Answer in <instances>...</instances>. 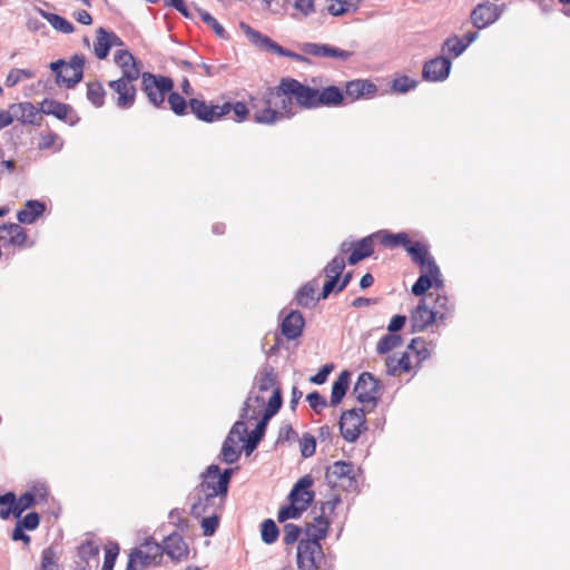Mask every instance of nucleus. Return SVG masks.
Listing matches in <instances>:
<instances>
[{"mask_svg": "<svg viewBox=\"0 0 570 570\" xmlns=\"http://www.w3.org/2000/svg\"><path fill=\"white\" fill-rule=\"evenodd\" d=\"M288 78H283L275 88H268L263 95L264 108L254 112V121L263 125H274L288 119L296 114L294 96L288 92Z\"/></svg>", "mask_w": 570, "mask_h": 570, "instance_id": "f257e3e1", "label": "nucleus"}, {"mask_svg": "<svg viewBox=\"0 0 570 570\" xmlns=\"http://www.w3.org/2000/svg\"><path fill=\"white\" fill-rule=\"evenodd\" d=\"M85 58L75 55L67 63L63 60H57L50 63V69L56 73V82L72 88L81 81L83 76Z\"/></svg>", "mask_w": 570, "mask_h": 570, "instance_id": "f03ea898", "label": "nucleus"}, {"mask_svg": "<svg viewBox=\"0 0 570 570\" xmlns=\"http://www.w3.org/2000/svg\"><path fill=\"white\" fill-rule=\"evenodd\" d=\"M142 91L149 102L155 107H161L166 96L173 90L174 81L169 77L156 76L150 72L141 75Z\"/></svg>", "mask_w": 570, "mask_h": 570, "instance_id": "7ed1b4c3", "label": "nucleus"}, {"mask_svg": "<svg viewBox=\"0 0 570 570\" xmlns=\"http://www.w3.org/2000/svg\"><path fill=\"white\" fill-rule=\"evenodd\" d=\"M161 557V546L151 539L146 540L141 548L130 552L126 570H145L150 566H157Z\"/></svg>", "mask_w": 570, "mask_h": 570, "instance_id": "20e7f679", "label": "nucleus"}, {"mask_svg": "<svg viewBox=\"0 0 570 570\" xmlns=\"http://www.w3.org/2000/svg\"><path fill=\"white\" fill-rule=\"evenodd\" d=\"M296 557L301 570H317L324 559V553L321 543L316 540L301 539Z\"/></svg>", "mask_w": 570, "mask_h": 570, "instance_id": "39448f33", "label": "nucleus"}, {"mask_svg": "<svg viewBox=\"0 0 570 570\" xmlns=\"http://www.w3.org/2000/svg\"><path fill=\"white\" fill-rule=\"evenodd\" d=\"M242 31L246 35L248 40L258 47L259 49L274 52L279 56L289 57L297 61H303L305 58L298 53L289 51L275 41H273L269 37L262 35L261 32L254 30L252 27L246 24L245 22H240L239 24Z\"/></svg>", "mask_w": 570, "mask_h": 570, "instance_id": "423d86ee", "label": "nucleus"}, {"mask_svg": "<svg viewBox=\"0 0 570 570\" xmlns=\"http://www.w3.org/2000/svg\"><path fill=\"white\" fill-rule=\"evenodd\" d=\"M136 80L121 76L108 82V87L112 92L111 98L119 109L126 110L134 106L137 92L134 86Z\"/></svg>", "mask_w": 570, "mask_h": 570, "instance_id": "0eeeda50", "label": "nucleus"}, {"mask_svg": "<svg viewBox=\"0 0 570 570\" xmlns=\"http://www.w3.org/2000/svg\"><path fill=\"white\" fill-rule=\"evenodd\" d=\"M504 11V6L491 1L476 4L470 13V21L474 28L481 30L498 21Z\"/></svg>", "mask_w": 570, "mask_h": 570, "instance_id": "6e6552de", "label": "nucleus"}, {"mask_svg": "<svg viewBox=\"0 0 570 570\" xmlns=\"http://www.w3.org/2000/svg\"><path fill=\"white\" fill-rule=\"evenodd\" d=\"M364 424L365 414L362 409H352L343 412L340 420V431L343 439L347 442H355Z\"/></svg>", "mask_w": 570, "mask_h": 570, "instance_id": "1a4fd4ad", "label": "nucleus"}, {"mask_svg": "<svg viewBox=\"0 0 570 570\" xmlns=\"http://www.w3.org/2000/svg\"><path fill=\"white\" fill-rule=\"evenodd\" d=\"M189 107L191 112L197 119L205 122H213L219 120L225 115L232 111V104L225 102L223 105L207 104L204 100L191 98L189 100Z\"/></svg>", "mask_w": 570, "mask_h": 570, "instance_id": "9d476101", "label": "nucleus"}, {"mask_svg": "<svg viewBox=\"0 0 570 570\" xmlns=\"http://www.w3.org/2000/svg\"><path fill=\"white\" fill-rule=\"evenodd\" d=\"M377 390L379 381L371 373L363 372L354 385L353 393L360 403L371 404L374 407L377 403Z\"/></svg>", "mask_w": 570, "mask_h": 570, "instance_id": "9b49d317", "label": "nucleus"}, {"mask_svg": "<svg viewBox=\"0 0 570 570\" xmlns=\"http://www.w3.org/2000/svg\"><path fill=\"white\" fill-rule=\"evenodd\" d=\"M432 286L435 288L443 287L441 272L435 262H430L426 267L422 268V274L412 285L411 292L416 296H421Z\"/></svg>", "mask_w": 570, "mask_h": 570, "instance_id": "f8f14e48", "label": "nucleus"}, {"mask_svg": "<svg viewBox=\"0 0 570 570\" xmlns=\"http://www.w3.org/2000/svg\"><path fill=\"white\" fill-rule=\"evenodd\" d=\"M288 83L289 87L287 88V90L294 96V99L296 100L299 107L306 109L318 107V89L305 86L293 78H288Z\"/></svg>", "mask_w": 570, "mask_h": 570, "instance_id": "ddd939ff", "label": "nucleus"}, {"mask_svg": "<svg viewBox=\"0 0 570 570\" xmlns=\"http://www.w3.org/2000/svg\"><path fill=\"white\" fill-rule=\"evenodd\" d=\"M197 501L190 507V513L195 518L204 517L205 514L217 513L224 504L225 498L214 497L213 493L202 492L196 489Z\"/></svg>", "mask_w": 570, "mask_h": 570, "instance_id": "4468645a", "label": "nucleus"}, {"mask_svg": "<svg viewBox=\"0 0 570 570\" xmlns=\"http://www.w3.org/2000/svg\"><path fill=\"white\" fill-rule=\"evenodd\" d=\"M438 316L443 318L441 311L429 308L424 299H422L415 309L411 313L410 321L413 332L424 331L429 325L434 323Z\"/></svg>", "mask_w": 570, "mask_h": 570, "instance_id": "2eb2a0df", "label": "nucleus"}, {"mask_svg": "<svg viewBox=\"0 0 570 570\" xmlns=\"http://www.w3.org/2000/svg\"><path fill=\"white\" fill-rule=\"evenodd\" d=\"M451 66L449 58L436 57L424 63L422 76L428 81H443L449 77Z\"/></svg>", "mask_w": 570, "mask_h": 570, "instance_id": "dca6fc26", "label": "nucleus"}, {"mask_svg": "<svg viewBox=\"0 0 570 570\" xmlns=\"http://www.w3.org/2000/svg\"><path fill=\"white\" fill-rule=\"evenodd\" d=\"M304 483H307V481H303L302 483H295V485L293 487L288 495L289 504L282 507L278 511L277 520L279 522H285L286 520L289 519H298L302 515V513L307 509L306 507H304V504H298V500L296 498L299 488L305 485Z\"/></svg>", "mask_w": 570, "mask_h": 570, "instance_id": "f3484780", "label": "nucleus"}, {"mask_svg": "<svg viewBox=\"0 0 570 570\" xmlns=\"http://www.w3.org/2000/svg\"><path fill=\"white\" fill-rule=\"evenodd\" d=\"M11 110L16 112V120L23 125L39 126L42 120L41 109L29 101L12 105Z\"/></svg>", "mask_w": 570, "mask_h": 570, "instance_id": "a211bd4d", "label": "nucleus"}, {"mask_svg": "<svg viewBox=\"0 0 570 570\" xmlns=\"http://www.w3.org/2000/svg\"><path fill=\"white\" fill-rule=\"evenodd\" d=\"M305 325L304 317L301 312H289L281 323L282 334L287 340H295L302 335Z\"/></svg>", "mask_w": 570, "mask_h": 570, "instance_id": "6ab92c4d", "label": "nucleus"}, {"mask_svg": "<svg viewBox=\"0 0 570 570\" xmlns=\"http://www.w3.org/2000/svg\"><path fill=\"white\" fill-rule=\"evenodd\" d=\"M27 242V233L19 224H7L0 226V244L2 246H23Z\"/></svg>", "mask_w": 570, "mask_h": 570, "instance_id": "aec40b11", "label": "nucleus"}, {"mask_svg": "<svg viewBox=\"0 0 570 570\" xmlns=\"http://www.w3.org/2000/svg\"><path fill=\"white\" fill-rule=\"evenodd\" d=\"M161 550L163 553H166L173 560H181L183 558L187 557L188 553V547L178 533L168 535L164 540Z\"/></svg>", "mask_w": 570, "mask_h": 570, "instance_id": "412c9836", "label": "nucleus"}, {"mask_svg": "<svg viewBox=\"0 0 570 570\" xmlns=\"http://www.w3.org/2000/svg\"><path fill=\"white\" fill-rule=\"evenodd\" d=\"M115 62L121 68V76L127 79H138L140 70L134 56L127 50H118L114 56Z\"/></svg>", "mask_w": 570, "mask_h": 570, "instance_id": "4be33fe9", "label": "nucleus"}, {"mask_svg": "<svg viewBox=\"0 0 570 570\" xmlns=\"http://www.w3.org/2000/svg\"><path fill=\"white\" fill-rule=\"evenodd\" d=\"M216 472H218V465H209L206 471L202 473L203 481L197 489L202 492L213 493L214 497L226 498L227 492H219L218 476H216Z\"/></svg>", "mask_w": 570, "mask_h": 570, "instance_id": "5701e85b", "label": "nucleus"}, {"mask_svg": "<svg viewBox=\"0 0 570 570\" xmlns=\"http://www.w3.org/2000/svg\"><path fill=\"white\" fill-rule=\"evenodd\" d=\"M326 478L331 483L337 480H347L352 483L354 480L353 464L351 462L336 461L328 466Z\"/></svg>", "mask_w": 570, "mask_h": 570, "instance_id": "b1692460", "label": "nucleus"}, {"mask_svg": "<svg viewBox=\"0 0 570 570\" xmlns=\"http://www.w3.org/2000/svg\"><path fill=\"white\" fill-rule=\"evenodd\" d=\"M46 210V206L40 200H28L24 208L17 213V219L20 224H32Z\"/></svg>", "mask_w": 570, "mask_h": 570, "instance_id": "393cba45", "label": "nucleus"}, {"mask_svg": "<svg viewBox=\"0 0 570 570\" xmlns=\"http://www.w3.org/2000/svg\"><path fill=\"white\" fill-rule=\"evenodd\" d=\"M376 86L367 80H352L346 83L345 92L353 100L370 97L376 92Z\"/></svg>", "mask_w": 570, "mask_h": 570, "instance_id": "a878e982", "label": "nucleus"}, {"mask_svg": "<svg viewBox=\"0 0 570 570\" xmlns=\"http://www.w3.org/2000/svg\"><path fill=\"white\" fill-rule=\"evenodd\" d=\"M351 381V373L343 371L332 385L331 405L337 406L345 396Z\"/></svg>", "mask_w": 570, "mask_h": 570, "instance_id": "bb28decb", "label": "nucleus"}, {"mask_svg": "<svg viewBox=\"0 0 570 570\" xmlns=\"http://www.w3.org/2000/svg\"><path fill=\"white\" fill-rule=\"evenodd\" d=\"M377 237L376 234L370 235L367 237L362 238L356 247L353 249L351 255L348 256V264L355 265L362 259L370 257L373 254V238Z\"/></svg>", "mask_w": 570, "mask_h": 570, "instance_id": "cd10ccee", "label": "nucleus"}, {"mask_svg": "<svg viewBox=\"0 0 570 570\" xmlns=\"http://www.w3.org/2000/svg\"><path fill=\"white\" fill-rule=\"evenodd\" d=\"M318 287L317 281L313 279L312 282L302 286L296 294V302L302 307H311L314 306L315 303L320 299L315 298V293Z\"/></svg>", "mask_w": 570, "mask_h": 570, "instance_id": "c85d7f7f", "label": "nucleus"}, {"mask_svg": "<svg viewBox=\"0 0 570 570\" xmlns=\"http://www.w3.org/2000/svg\"><path fill=\"white\" fill-rule=\"evenodd\" d=\"M70 111L71 107L69 105L56 101L53 99H45L41 102L42 114L52 115L60 120H65Z\"/></svg>", "mask_w": 570, "mask_h": 570, "instance_id": "c756f323", "label": "nucleus"}, {"mask_svg": "<svg viewBox=\"0 0 570 570\" xmlns=\"http://www.w3.org/2000/svg\"><path fill=\"white\" fill-rule=\"evenodd\" d=\"M328 525L330 523L325 517L320 515L315 518L314 523L308 524L305 529V540H316L320 542L321 539L325 538Z\"/></svg>", "mask_w": 570, "mask_h": 570, "instance_id": "7c9ffc66", "label": "nucleus"}, {"mask_svg": "<svg viewBox=\"0 0 570 570\" xmlns=\"http://www.w3.org/2000/svg\"><path fill=\"white\" fill-rule=\"evenodd\" d=\"M386 373L389 375H397L401 372H409L411 370V362L409 354L404 352L399 358L395 356H389L385 360Z\"/></svg>", "mask_w": 570, "mask_h": 570, "instance_id": "2f4dec72", "label": "nucleus"}, {"mask_svg": "<svg viewBox=\"0 0 570 570\" xmlns=\"http://www.w3.org/2000/svg\"><path fill=\"white\" fill-rule=\"evenodd\" d=\"M318 107L320 106H336L340 105L343 100V92L336 86H330L324 88L323 90H318L317 97Z\"/></svg>", "mask_w": 570, "mask_h": 570, "instance_id": "473e14b6", "label": "nucleus"}, {"mask_svg": "<svg viewBox=\"0 0 570 570\" xmlns=\"http://www.w3.org/2000/svg\"><path fill=\"white\" fill-rule=\"evenodd\" d=\"M406 252L411 255L412 261L424 268L428 266V263L435 262L428 252V248L421 243H411L406 246Z\"/></svg>", "mask_w": 570, "mask_h": 570, "instance_id": "72a5a7b5", "label": "nucleus"}, {"mask_svg": "<svg viewBox=\"0 0 570 570\" xmlns=\"http://www.w3.org/2000/svg\"><path fill=\"white\" fill-rule=\"evenodd\" d=\"M238 443L239 441L236 439L228 435L226 436L220 451L222 460L225 463L233 464L239 459L240 450L238 448Z\"/></svg>", "mask_w": 570, "mask_h": 570, "instance_id": "f704fd0d", "label": "nucleus"}, {"mask_svg": "<svg viewBox=\"0 0 570 570\" xmlns=\"http://www.w3.org/2000/svg\"><path fill=\"white\" fill-rule=\"evenodd\" d=\"M376 235L380 237L381 244L389 248H394L400 245L406 248L411 242L406 233L392 234L386 230H382L376 233Z\"/></svg>", "mask_w": 570, "mask_h": 570, "instance_id": "c9c22d12", "label": "nucleus"}, {"mask_svg": "<svg viewBox=\"0 0 570 570\" xmlns=\"http://www.w3.org/2000/svg\"><path fill=\"white\" fill-rule=\"evenodd\" d=\"M360 0H328L327 10L332 16H343L350 11H355Z\"/></svg>", "mask_w": 570, "mask_h": 570, "instance_id": "e433bc0d", "label": "nucleus"}, {"mask_svg": "<svg viewBox=\"0 0 570 570\" xmlns=\"http://www.w3.org/2000/svg\"><path fill=\"white\" fill-rule=\"evenodd\" d=\"M402 344L403 338L401 335L390 333L380 338V341L376 344V352L381 355L387 354L389 352L401 346Z\"/></svg>", "mask_w": 570, "mask_h": 570, "instance_id": "4c0bfd02", "label": "nucleus"}, {"mask_svg": "<svg viewBox=\"0 0 570 570\" xmlns=\"http://www.w3.org/2000/svg\"><path fill=\"white\" fill-rule=\"evenodd\" d=\"M40 13L56 30L62 33H71L73 31L72 23L63 17L42 10H40Z\"/></svg>", "mask_w": 570, "mask_h": 570, "instance_id": "58836bf2", "label": "nucleus"}, {"mask_svg": "<svg viewBox=\"0 0 570 570\" xmlns=\"http://www.w3.org/2000/svg\"><path fill=\"white\" fill-rule=\"evenodd\" d=\"M95 55L98 59H105L108 57L110 47L108 40V31L104 28L97 30L96 42L94 46Z\"/></svg>", "mask_w": 570, "mask_h": 570, "instance_id": "ea45409f", "label": "nucleus"}, {"mask_svg": "<svg viewBox=\"0 0 570 570\" xmlns=\"http://www.w3.org/2000/svg\"><path fill=\"white\" fill-rule=\"evenodd\" d=\"M106 91L99 81H92L87 85V99L97 108L105 102Z\"/></svg>", "mask_w": 570, "mask_h": 570, "instance_id": "a19ab883", "label": "nucleus"}, {"mask_svg": "<svg viewBox=\"0 0 570 570\" xmlns=\"http://www.w3.org/2000/svg\"><path fill=\"white\" fill-rule=\"evenodd\" d=\"M196 11L199 18L203 20V22L206 23L209 28H212L216 36H218L222 39H226L228 37L224 27L209 12L202 8H196Z\"/></svg>", "mask_w": 570, "mask_h": 570, "instance_id": "79ce46f5", "label": "nucleus"}, {"mask_svg": "<svg viewBox=\"0 0 570 570\" xmlns=\"http://www.w3.org/2000/svg\"><path fill=\"white\" fill-rule=\"evenodd\" d=\"M266 422L267 421L262 419L257 423L256 428L250 432L248 438L245 440L246 441V444H245L246 454L252 453L256 449L257 444L259 443L261 439L264 435Z\"/></svg>", "mask_w": 570, "mask_h": 570, "instance_id": "37998d69", "label": "nucleus"}, {"mask_svg": "<svg viewBox=\"0 0 570 570\" xmlns=\"http://www.w3.org/2000/svg\"><path fill=\"white\" fill-rule=\"evenodd\" d=\"M278 534H279V530H278L276 523L274 522V520L266 519L263 521V523L261 525V535H262V540L264 543H266V544L274 543L277 540Z\"/></svg>", "mask_w": 570, "mask_h": 570, "instance_id": "c03bdc74", "label": "nucleus"}, {"mask_svg": "<svg viewBox=\"0 0 570 570\" xmlns=\"http://www.w3.org/2000/svg\"><path fill=\"white\" fill-rule=\"evenodd\" d=\"M303 481H307V483H304L305 485L299 488L296 498L298 500V504H304V507L308 508V505L314 500V492L309 491V488L313 484V480L309 475H305L301 478L296 483H302Z\"/></svg>", "mask_w": 570, "mask_h": 570, "instance_id": "a18cd8bd", "label": "nucleus"}, {"mask_svg": "<svg viewBox=\"0 0 570 570\" xmlns=\"http://www.w3.org/2000/svg\"><path fill=\"white\" fill-rule=\"evenodd\" d=\"M35 77V72L30 69H11L6 78V86L8 88L14 87L23 79H31Z\"/></svg>", "mask_w": 570, "mask_h": 570, "instance_id": "49530a36", "label": "nucleus"}, {"mask_svg": "<svg viewBox=\"0 0 570 570\" xmlns=\"http://www.w3.org/2000/svg\"><path fill=\"white\" fill-rule=\"evenodd\" d=\"M275 375L272 367H264L258 377H257V386L261 392H267L275 386Z\"/></svg>", "mask_w": 570, "mask_h": 570, "instance_id": "de8ad7c7", "label": "nucleus"}, {"mask_svg": "<svg viewBox=\"0 0 570 570\" xmlns=\"http://www.w3.org/2000/svg\"><path fill=\"white\" fill-rule=\"evenodd\" d=\"M168 105L177 116H184L187 114L189 102L187 104L186 99L178 92L170 91L168 94Z\"/></svg>", "mask_w": 570, "mask_h": 570, "instance_id": "09e8293b", "label": "nucleus"}, {"mask_svg": "<svg viewBox=\"0 0 570 570\" xmlns=\"http://www.w3.org/2000/svg\"><path fill=\"white\" fill-rule=\"evenodd\" d=\"M282 406V394L279 389H275L271 396L263 420L267 421L275 415Z\"/></svg>", "mask_w": 570, "mask_h": 570, "instance_id": "8fccbe9b", "label": "nucleus"}, {"mask_svg": "<svg viewBox=\"0 0 570 570\" xmlns=\"http://www.w3.org/2000/svg\"><path fill=\"white\" fill-rule=\"evenodd\" d=\"M219 523V518L217 513L207 514V517H204L202 520V531L205 537H212Z\"/></svg>", "mask_w": 570, "mask_h": 570, "instance_id": "3c124183", "label": "nucleus"}, {"mask_svg": "<svg viewBox=\"0 0 570 570\" xmlns=\"http://www.w3.org/2000/svg\"><path fill=\"white\" fill-rule=\"evenodd\" d=\"M345 268V261L341 256L334 257L324 268L326 276H333L340 278L342 272Z\"/></svg>", "mask_w": 570, "mask_h": 570, "instance_id": "603ef678", "label": "nucleus"}, {"mask_svg": "<svg viewBox=\"0 0 570 570\" xmlns=\"http://www.w3.org/2000/svg\"><path fill=\"white\" fill-rule=\"evenodd\" d=\"M299 446L302 456L309 458L316 451V440L313 435L305 433L299 440Z\"/></svg>", "mask_w": 570, "mask_h": 570, "instance_id": "864d4df0", "label": "nucleus"}, {"mask_svg": "<svg viewBox=\"0 0 570 570\" xmlns=\"http://www.w3.org/2000/svg\"><path fill=\"white\" fill-rule=\"evenodd\" d=\"M443 48H446L454 57H459L465 51L466 43L463 42V39L451 37L445 40Z\"/></svg>", "mask_w": 570, "mask_h": 570, "instance_id": "5fc2aeb1", "label": "nucleus"}, {"mask_svg": "<svg viewBox=\"0 0 570 570\" xmlns=\"http://www.w3.org/2000/svg\"><path fill=\"white\" fill-rule=\"evenodd\" d=\"M36 504L35 498L31 495V492L27 491L23 493L18 500H14L16 505V518H20L22 512L27 509L33 507Z\"/></svg>", "mask_w": 570, "mask_h": 570, "instance_id": "6e6d98bb", "label": "nucleus"}, {"mask_svg": "<svg viewBox=\"0 0 570 570\" xmlns=\"http://www.w3.org/2000/svg\"><path fill=\"white\" fill-rule=\"evenodd\" d=\"M417 82L406 76L399 77L394 79L392 83V88L394 91L400 94H405L409 90L415 88Z\"/></svg>", "mask_w": 570, "mask_h": 570, "instance_id": "4d7b16f0", "label": "nucleus"}, {"mask_svg": "<svg viewBox=\"0 0 570 570\" xmlns=\"http://www.w3.org/2000/svg\"><path fill=\"white\" fill-rule=\"evenodd\" d=\"M301 528L293 523H286L284 525L283 541L286 546L295 543L301 535Z\"/></svg>", "mask_w": 570, "mask_h": 570, "instance_id": "13d9d810", "label": "nucleus"}, {"mask_svg": "<svg viewBox=\"0 0 570 570\" xmlns=\"http://www.w3.org/2000/svg\"><path fill=\"white\" fill-rule=\"evenodd\" d=\"M407 350L413 351L417 355L419 362H422L430 356V352L425 347L424 341L421 338H413L407 345Z\"/></svg>", "mask_w": 570, "mask_h": 570, "instance_id": "bf43d9fd", "label": "nucleus"}, {"mask_svg": "<svg viewBox=\"0 0 570 570\" xmlns=\"http://www.w3.org/2000/svg\"><path fill=\"white\" fill-rule=\"evenodd\" d=\"M306 401L316 413H320L323 409L327 406L326 399L323 395H321L317 391L307 394Z\"/></svg>", "mask_w": 570, "mask_h": 570, "instance_id": "052dcab7", "label": "nucleus"}, {"mask_svg": "<svg viewBox=\"0 0 570 570\" xmlns=\"http://www.w3.org/2000/svg\"><path fill=\"white\" fill-rule=\"evenodd\" d=\"M328 45L307 42L303 45V51L314 57H326Z\"/></svg>", "mask_w": 570, "mask_h": 570, "instance_id": "680f3d73", "label": "nucleus"}, {"mask_svg": "<svg viewBox=\"0 0 570 570\" xmlns=\"http://www.w3.org/2000/svg\"><path fill=\"white\" fill-rule=\"evenodd\" d=\"M41 570H61L53 559V551L46 549L41 554Z\"/></svg>", "mask_w": 570, "mask_h": 570, "instance_id": "e2e57ef3", "label": "nucleus"}, {"mask_svg": "<svg viewBox=\"0 0 570 570\" xmlns=\"http://www.w3.org/2000/svg\"><path fill=\"white\" fill-rule=\"evenodd\" d=\"M234 469H225L223 472L218 468V472H216V476H218V489L219 492H228V485L233 475Z\"/></svg>", "mask_w": 570, "mask_h": 570, "instance_id": "0e129e2a", "label": "nucleus"}, {"mask_svg": "<svg viewBox=\"0 0 570 570\" xmlns=\"http://www.w3.org/2000/svg\"><path fill=\"white\" fill-rule=\"evenodd\" d=\"M247 433V426L246 423L243 420H239L234 423L232 426L228 436H232L233 439H236L239 442L245 441V435Z\"/></svg>", "mask_w": 570, "mask_h": 570, "instance_id": "69168bd1", "label": "nucleus"}, {"mask_svg": "<svg viewBox=\"0 0 570 570\" xmlns=\"http://www.w3.org/2000/svg\"><path fill=\"white\" fill-rule=\"evenodd\" d=\"M40 518L37 512H30L22 520H19L17 524L27 530H35L39 527Z\"/></svg>", "mask_w": 570, "mask_h": 570, "instance_id": "338daca9", "label": "nucleus"}, {"mask_svg": "<svg viewBox=\"0 0 570 570\" xmlns=\"http://www.w3.org/2000/svg\"><path fill=\"white\" fill-rule=\"evenodd\" d=\"M118 552H119L118 546L110 547L106 550L105 560H104L101 570H112L114 569Z\"/></svg>", "mask_w": 570, "mask_h": 570, "instance_id": "774afa93", "label": "nucleus"}]
</instances>
